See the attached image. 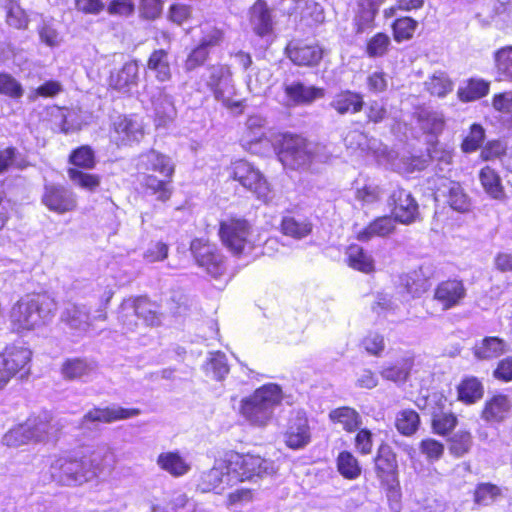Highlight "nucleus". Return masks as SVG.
<instances>
[{"label":"nucleus","instance_id":"f257e3e1","mask_svg":"<svg viewBox=\"0 0 512 512\" xmlns=\"http://www.w3.org/2000/svg\"><path fill=\"white\" fill-rule=\"evenodd\" d=\"M274 473L273 461L259 453L227 450L200 476L197 489L222 495L238 483L256 482Z\"/></svg>","mask_w":512,"mask_h":512},{"label":"nucleus","instance_id":"f03ea898","mask_svg":"<svg viewBox=\"0 0 512 512\" xmlns=\"http://www.w3.org/2000/svg\"><path fill=\"white\" fill-rule=\"evenodd\" d=\"M176 166L171 157L156 149L141 153L137 162V180L142 191L160 203L171 200Z\"/></svg>","mask_w":512,"mask_h":512},{"label":"nucleus","instance_id":"7ed1b4c3","mask_svg":"<svg viewBox=\"0 0 512 512\" xmlns=\"http://www.w3.org/2000/svg\"><path fill=\"white\" fill-rule=\"evenodd\" d=\"M57 310V302L46 292H32L20 297L11 307V331L24 334L35 330L50 320Z\"/></svg>","mask_w":512,"mask_h":512},{"label":"nucleus","instance_id":"20e7f679","mask_svg":"<svg viewBox=\"0 0 512 512\" xmlns=\"http://www.w3.org/2000/svg\"><path fill=\"white\" fill-rule=\"evenodd\" d=\"M374 473L381 491L385 494L391 512L402 509V488L400 483L397 454L387 442L382 441L373 458Z\"/></svg>","mask_w":512,"mask_h":512},{"label":"nucleus","instance_id":"39448f33","mask_svg":"<svg viewBox=\"0 0 512 512\" xmlns=\"http://www.w3.org/2000/svg\"><path fill=\"white\" fill-rule=\"evenodd\" d=\"M282 400L283 392L279 385L264 384L241 400L239 412L251 425L263 427L272 419L275 407Z\"/></svg>","mask_w":512,"mask_h":512},{"label":"nucleus","instance_id":"423d86ee","mask_svg":"<svg viewBox=\"0 0 512 512\" xmlns=\"http://www.w3.org/2000/svg\"><path fill=\"white\" fill-rule=\"evenodd\" d=\"M274 149L283 167L291 171L311 170L316 158V153L310 148L309 140L299 133L280 134Z\"/></svg>","mask_w":512,"mask_h":512},{"label":"nucleus","instance_id":"0eeeda50","mask_svg":"<svg viewBox=\"0 0 512 512\" xmlns=\"http://www.w3.org/2000/svg\"><path fill=\"white\" fill-rule=\"evenodd\" d=\"M218 237L221 244L227 251L241 258L252 252L255 248L252 239L253 226L251 222L243 216L230 214L219 221Z\"/></svg>","mask_w":512,"mask_h":512},{"label":"nucleus","instance_id":"6e6552de","mask_svg":"<svg viewBox=\"0 0 512 512\" xmlns=\"http://www.w3.org/2000/svg\"><path fill=\"white\" fill-rule=\"evenodd\" d=\"M32 350L23 343L6 344L0 351V390L15 378H24L30 373Z\"/></svg>","mask_w":512,"mask_h":512},{"label":"nucleus","instance_id":"1a4fd4ad","mask_svg":"<svg viewBox=\"0 0 512 512\" xmlns=\"http://www.w3.org/2000/svg\"><path fill=\"white\" fill-rule=\"evenodd\" d=\"M228 180L237 182L264 203L270 201L271 186L264 174L246 159L232 161L227 167Z\"/></svg>","mask_w":512,"mask_h":512},{"label":"nucleus","instance_id":"9d476101","mask_svg":"<svg viewBox=\"0 0 512 512\" xmlns=\"http://www.w3.org/2000/svg\"><path fill=\"white\" fill-rule=\"evenodd\" d=\"M120 320L122 324L136 327L137 322L133 316L140 319L145 326L158 327L162 323V313L159 304L152 301L147 295H138L125 299L120 304Z\"/></svg>","mask_w":512,"mask_h":512},{"label":"nucleus","instance_id":"9b49d317","mask_svg":"<svg viewBox=\"0 0 512 512\" xmlns=\"http://www.w3.org/2000/svg\"><path fill=\"white\" fill-rule=\"evenodd\" d=\"M189 251L195 264L202 268L211 278L219 279L225 274V256L209 238H193L189 245Z\"/></svg>","mask_w":512,"mask_h":512},{"label":"nucleus","instance_id":"f8f14e48","mask_svg":"<svg viewBox=\"0 0 512 512\" xmlns=\"http://www.w3.org/2000/svg\"><path fill=\"white\" fill-rule=\"evenodd\" d=\"M453 402L443 392L432 393L427 400L432 432L438 436L450 435L458 425V416L451 411Z\"/></svg>","mask_w":512,"mask_h":512},{"label":"nucleus","instance_id":"ddd939ff","mask_svg":"<svg viewBox=\"0 0 512 512\" xmlns=\"http://www.w3.org/2000/svg\"><path fill=\"white\" fill-rule=\"evenodd\" d=\"M42 205L57 215L76 211L78 200L76 195L62 184H46L41 195Z\"/></svg>","mask_w":512,"mask_h":512},{"label":"nucleus","instance_id":"4468645a","mask_svg":"<svg viewBox=\"0 0 512 512\" xmlns=\"http://www.w3.org/2000/svg\"><path fill=\"white\" fill-rule=\"evenodd\" d=\"M285 54L296 66L316 67L324 57V49L315 41L293 39L287 43Z\"/></svg>","mask_w":512,"mask_h":512},{"label":"nucleus","instance_id":"2eb2a0df","mask_svg":"<svg viewBox=\"0 0 512 512\" xmlns=\"http://www.w3.org/2000/svg\"><path fill=\"white\" fill-rule=\"evenodd\" d=\"M467 296L463 280L453 277L440 281L433 292V300L442 310L447 311L460 306Z\"/></svg>","mask_w":512,"mask_h":512},{"label":"nucleus","instance_id":"dca6fc26","mask_svg":"<svg viewBox=\"0 0 512 512\" xmlns=\"http://www.w3.org/2000/svg\"><path fill=\"white\" fill-rule=\"evenodd\" d=\"M393 218L405 225L417 221L420 217L419 206L413 195L404 188H396L390 195Z\"/></svg>","mask_w":512,"mask_h":512},{"label":"nucleus","instance_id":"f3484780","mask_svg":"<svg viewBox=\"0 0 512 512\" xmlns=\"http://www.w3.org/2000/svg\"><path fill=\"white\" fill-rule=\"evenodd\" d=\"M311 438L308 417L305 413L296 412L288 419L286 429L283 432L284 444L291 450H300L311 442Z\"/></svg>","mask_w":512,"mask_h":512},{"label":"nucleus","instance_id":"a211bd4d","mask_svg":"<svg viewBox=\"0 0 512 512\" xmlns=\"http://www.w3.org/2000/svg\"><path fill=\"white\" fill-rule=\"evenodd\" d=\"M109 133L112 141L118 147H122L140 142L144 136V129L131 116L121 114L112 122Z\"/></svg>","mask_w":512,"mask_h":512},{"label":"nucleus","instance_id":"6ab92c4d","mask_svg":"<svg viewBox=\"0 0 512 512\" xmlns=\"http://www.w3.org/2000/svg\"><path fill=\"white\" fill-rule=\"evenodd\" d=\"M46 434L40 423L26 421L10 428L3 436V443L8 447H19L40 442Z\"/></svg>","mask_w":512,"mask_h":512},{"label":"nucleus","instance_id":"aec40b11","mask_svg":"<svg viewBox=\"0 0 512 512\" xmlns=\"http://www.w3.org/2000/svg\"><path fill=\"white\" fill-rule=\"evenodd\" d=\"M139 82V61L130 59L125 62L119 69L110 72L107 84L108 88L129 94L133 87Z\"/></svg>","mask_w":512,"mask_h":512},{"label":"nucleus","instance_id":"412c9836","mask_svg":"<svg viewBox=\"0 0 512 512\" xmlns=\"http://www.w3.org/2000/svg\"><path fill=\"white\" fill-rule=\"evenodd\" d=\"M248 19L254 34L258 37L263 38L273 34V12L266 0H255L248 9Z\"/></svg>","mask_w":512,"mask_h":512},{"label":"nucleus","instance_id":"4be33fe9","mask_svg":"<svg viewBox=\"0 0 512 512\" xmlns=\"http://www.w3.org/2000/svg\"><path fill=\"white\" fill-rule=\"evenodd\" d=\"M141 413L139 408L93 407L82 417V423H113L130 419Z\"/></svg>","mask_w":512,"mask_h":512},{"label":"nucleus","instance_id":"5701e85b","mask_svg":"<svg viewBox=\"0 0 512 512\" xmlns=\"http://www.w3.org/2000/svg\"><path fill=\"white\" fill-rule=\"evenodd\" d=\"M52 468L59 481L65 484L81 483L87 479L85 462L81 458L59 457L53 463Z\"/></svg>","mask_w":512,"mask_h":512},{"label":"nucleus","instance_id":"b1692460","mask_svg":"<svg viewBox=\"0 0 512 512\" xmlns=\"http://www.w3.org/2000/svg\"><path fill=\"white\" fill-rule=\"evenodd\" d=\"M283 91L291 106H308L317 99H321L325 96L324 88L306 86L301 81H294L292 83L285 84Z\"/></svg>","mask_w":512,"mask_h":512},{"label":"nucleus","instance_id":"393cba45","mask_svg":"<svg viewBox=\"0 0 512 512\" xmlns=\"http://www.w3.org/2000/svg\"><path fill=\"white\" fill-rule=\"evenodd\" d=\"M329 106L338 115L358 114L365 106L364 95L348 88L341 89L333 95Z\"/></svg>","mask_w":512,"mask_h":512},{"label":"nucleus","instance_id":"a878e982","mask_svg":"<svg viewBox=\"0 0 512 512\" xmlns=\"http://www.w3.org/2000/svg\"><path fill=\"white\" fill-rule=\"evenodd\" d=\"M512 403L508 395L496 393L484 403L480 416L487 423H501L510 414Z\"/></svg>","mask_w":512,"mask_h":512},{"label":"nucleus","instance_id":"bb28decb","mask_svg":"<svg viewBox=\"0 0 512 512\" xmlns=\"http://www.w3.org/2000/svg\"><path fill=\"white\" fill-rule=\"evenodd\" d=\"M396 222L392 215L378 216L358 231L355 238L367 242L375 237H387L395 231Z\"/></svg>","mask_w":512,"mask_h":512},{"label":"nucleus","instance_id":"cd10ccee","mask_svg":"<svg viewBox=\"0 0 512 512\" xmlns=\"http://www.w3.org/2000/svg\"><path fill=\"white\" fill-rule=\"evenodd\" d=\"M345 262L348 267L363 274H373L376 271L374 258L358 244H350L346 248Z\"/></svg>","mask_w":512,"mask_h":512},{"label":"nucleus","instance_id":"c85d7f7f","mask_svg":"<svg viewBox=\"0 0 512 512\" xmlns=\"http://www.w3.org/2000/svg\"><path fill=\"white\" fill-rule=\"evenodd\" d=\"M507 343L498 336H485L480 342L476 343L472 349L473 355L478 360H492L499 358L506 351Z\"/></svg>","mask_w":512,"mask_h":512},{"label":"nucleus","instance_id":"c756f323","mask_svg":"<svg viewBox=\"0 0 512 512\" xmlns=\"http://www.w3.org/2000/svg\"><path fill=\"white\" fill-rule=\"evenodd\" d=\"M490 92V82L483 78H468L458 87L457 97L461 102L468 103L486 97Z\"/></svg>","mask_w":512,"mask_h":512},{"label":"nucleus","instance_id":"7c9ffc66","mask_svg":"<svg viewBox=\"0 0 512 512\" xmlns=\"http://www.w3.org/2000/svg\"><path fill=\"white\" fill-rule=\"evenodd\" d=\"M457 400L466 405H472L484 395L482 382L475 376H465L456 386Z\"/></svg>","mask_w":512,"mask_h":512},{"label":"nucleus","instance_id":"2f4dec72","mask_svg":"<svg viewBox=\"0 0 512 512\" xmlns=\"http://www.w3.org/2000/svg\"><path fill=\"white\" fill-rule=\"evenodd\" d=\"M279 230L284 236L302 239L312 233L313 224L308 218L298 219L295 216L287 215L282 217Z\"/></svg>","mask_w":512,"mask_h":512},{"label":"nucleus","instance_id":"473e14b6","mask_svg":"<svg viewBox=\"0 0 512 512\" xmlns=\"http://www.w3.org/2000/svg\"><path fill=\"white\" fill-rule=\"evenodd\" d=\"M497 81L512 83V45H505L493 52Z\"/></svg>","mask_w":512,"mask_h":512},{"label":"nucleus","instance_id":"72a5a7b5","mask_svg":"<svg viewBox=\"0 0 512 512\" xmlns=\"http://www.w3.org/2000/svg\"><path fill=\"white\" fill-rule=\"evenodd\" d=\"M480 184L484 191L493 199H502L505 189L498 171L489 165L482 167L478 174Z\"/></svg>","mask_w":512,"mask_h":512},{"label":"nucleus","instance_id":"f704fd0d","mask_svg":"<svg viewBox=\"0 0 512 512\" xmlns=\"http://www.w3.org/2000/svg\"><path fill=\"white\" fill-rule=\"evenodd\" d=\"M401 291L412 298H418L429 289L428 278L420 271H411L400 278Z\"/></svg>","mask_w":512,"mask_h":512},{"label":"nucleus","instance_id":"c9c22d12","mask_svg":"<svg viewBox=\"0 0 512 512\" xmlns=\"http://www.w3.org/2000/svg\"><path fill=\"white\" fill-rule=\"evenodd\" d=\"M329 420L334 424L342 426L343 430L352 433L361 425L360 414L352 407L341 406L329 412Z\"/></svg>","mask_w":512,"mask_h":512},{"label":"nucleus","instance_id":"e433bc0d","mask_svg":"<svg viewBox=\"0 0 512 512\" xmlns=\"http://www.w3.org/2000/svg\"><path fill=\"white\" fill-rule=\"evenodd\" d=\"M157 464L174 477L183 476L190 470L189 463L176 451L159 454Z\"/></svg>","mask_w":512,"mask_h":512},{"label":"nucleus","instance_id":"4c0bfd02","mask_svg":"<svg viewBox=\"0 0 512 512\" xmlns=\"http://www.w3.org/2000/svg\"><path fill=\"white\" fill-rule=\"evenodd\" d=\"M147 68L155 72L158 81H169L172 78V71L168 60V51L165 49L153 50L148 57Z\"/></svg>","mask_w":512,"mask_h":512},{"label":"nucleus","instance_id":"58836bf2","mask_svg":"<svg viewBox=\"0 0 512 512\" xmlns=\"http://www.w3.org/2000/svg\"><path fill=\"white\" fill-rule=\"evenodd\" d=\"M338 473L347 480H355L360 477L362 467L358 458L349 450H342L336 457Z\"/></svg>","mask_w":512,"mask_h":512},{"label":"nucleus","instance_id":"ea45409f","mask_svg":"<svg viewBox=\"0 0 512 512\" xmlns=\"http://www.w3.org/2000/svg\"><path fill=\"white\" fill-rule=\"evenodd\" d=\"M392 41L390 36L383 31L369 37L364 44V53L368 58H383L390 52Z\"/></svg>","mask_w":512,"mask_h":512},{"label":"nucleus","instance_id":"a19ab883","mask_svg":"<svg viewBox=\"0 0 512 512\" xmlns=\"http://www.w3.org/2000/svg\"><path fill=\"white\" fill-rule=\"evenodd\" d=\"M418 26V21L411 16L397 17L390 25L393 40L396 43L412 40L416 34Z\"/></svg>","mask_w":512,"mask_h":512},{"label":"nucleus","instance_id":"79ce46f5","mask_svg":"<svg viewBox=\"0 0 512 512\" xmlns=\"http://www.w3.org/2000/svg\"><path fill=\"white\" fill-rule=\"evenodd\" d=\"M448 206L459 213H468L472 210V201L459 182L452 181L446 194Z\"/></svg>","mask_w":512,"mask_h":512},{"label":"nucleus","instance_id":"37998d69","mask_svg":"<svg viewBox=\"0 0 512 512\" xmlns=\"http://www.w3.org/2000/svg\"><path fill=\"white\" fill-rule=\"evenodd\" d=\"M70 168L80 170H92L96 167L97 159L93 148L90 145H81L71 150L68 156Z\"/></svg>","mask_w":512,"mask_h":512},{"label":"nucleus","instance_id":"c03bdc74","mask_svg":"<svg viewBox=\"0 0 512 512\" xmlns=\"http://www.w3.org/2000/svg\"><path fill=\"white\" fill-rule=\"evenodd\" d=\"M416 119L424 133L438 136L445 128V118L441 113L421 109L416 113Z\"/></svg>","mask_w":512,"mask_h":512},{"label":"nucleus","instance_id":"a18cd8bd","mask_svg":"<svg viewBox=\"0 0 512 512\" xmlns=\"http://www.w3.org/2000/svg\"><path fill=\"white\" fill-rule=\"evenodd\" d=\"M473 435L468 429H460L447 439L449 453L460 458L468 454L473 447Z\"/></svg>","mask_w":512,"mask_h":512},{"label":"nucleus","instance_id":"49530a36","mask_svg":"<svg viewBox=\"0 0 512 512\" xmlns=\"http://www.w3.org/2000/svg\"><path fill=\"white\" fill-rule=\"evenodd\" d=\"M67 175L75 186L91 193L95 192L101 185V176L87 172V170L68 168Z\"/></svg>","mask_w":512,"mask_h":512},{"label":"nucleus","instance_id":"de8ad7c7","mask_svg":"<svg viewBox=\"0 0 512 512\" xmlns=\"http://www.w3.org/2000/svg\"><path fill=\"white\" fill-rule=\"evenodd\" d=\"M503 495L502 488L491 482H480L473 490V502L477 506H488Z\"/></svg>","mask_w":512,"mask_h":512},{"label":"nucleus","instance_id":"09e8293b","mask_svg":"<svg viewBox=\"0 0 512 512\" xmlns=\"http://www.w3.org/2000/svg\"><path fill=\"white\" fill-rule=\"evenodd\" d=\"M420 426L419 414L411 408L399 411L395 418V427L403 436H412Z\"/></svg>","mask_w":512,"mask_h":512},{"label":"nucleus","instance_id":"8fccbe9b","mask_svg":"<svg viewBox=\"0 0 512 512\" xmlns=\"http://www.w3.org/2000/svg\"><path fill=\"white\" fill-rule=\"evenodd\" d=\"M200 41L198 44L212 49L220 46L225 39L224 30L211 21H204L200 25Z\"/></svg>","mask_w":512,"mask_h":512},{"label":"nucleus","instance_id":"3c124183","mask_svg":"<svg viewBox=\"0 0 512 512\" xmlns=\"http://www.w3.org/2000/svg\"><path fill=\"white\" fill-rule=\"evenodd\" d=\"M425 90L435 97H445L453 89V82L444 72H437L431 75L424 84Z\"/></svg>","mask_w":512,"mask_h":512},{"label":"nucleus","instance_id":"603ef678","mask_svg":"<svg viewBox=\"0 0 512 512\" xmlns=\"http://www.w3.org/2000/svg\"><path fill=\"white\" fill-rule=\"evenodd\" d=\"M232 77L231 69L226 64H216L209 67V80L207 86L213 92L216 98L223 95L221 84Z\"/></svg>","mask_w":512,"mask_h":512},{"label":"nucleus","instance_id":"864d4df0","mask_svg":"<svg viewBox=\"0 0 512 512\" xmlns=\"http://www.w3.org/2000/svg\"><path fill=\"white\" fill-rule=\"evenodd\" d=\"M5 9V21L8 26L17 30H25L28 27L29 18L18 2L9 0Z\"/></svg>","mask_w":512,"mask_h":512},{"label":"nucleus","instance_id":"5fc2aeb1","mask_svg":"<svg viewBox=\"0 0 512 512\" xmlns=\"http://www.w3.org/2000/svg\"><path fill=\"white\" fill-rule=\"evenodd\" d=\"M419 451L429 462L434 463L443 457L445 446L441 441L428 437L420 441Z\"/></svg>","mask_w":512,"mask_h":512},{"label":"nucleus","instance_id":"6e6d98bb","mask_svg":"<svg viewBox=\"0 0 512 512\" xmlns=\"http://www.w3.org/2000/svg\"><path fill=\"white\" fill-rule=\"evenodd\" d=\"M485 138V131L478 123H473L468 134L464 137L461 143V149L465 153H471L480 148Z\"/></svg>","mask_w":512,"mask_h":512},{"label":"nucleus","instance_id":"4d7b16f0","mask_svg":"<svg viewBox=\"0 0 512 512\" xmlns=\"http://www.w3.org/2000/svg\"><path fill=\"white\" fill-rule=\"evenodd\" d=\"M89 365L83 358H69L66 359L61 368L64 378L73 380L80 378L87 373Z\"/></svg>","mask_w":512,"mask_h":512},{"label":"nucleus","instance_id":"13d9d810","mask_svg":"<svg viewBox=\"0 0 512 512\" xmlns=\"http://www.w3.org/2000/svg\"><path fill=\"white\" fill-rule=\"evenodd\" d=\"M24 89L19 81L11 74L0 72V95L11 99H19L23 96Z\"/></svg>","mask_w":512,"mask_h":512},{"label":"nucleus","instance_id":"bf43d9fd","mask_svg":"<svg viewBox=\"0 0 512 512\" xmlns=\"http://www.w3.org/2000/svg\"><path fill=\"white\" fill-rule=\"evenodd\" d=\"M376 15L377 14L367 9L359 7L353 18V29L355 34L360 35L374 29L376 27Z\"/></svg>","mask_w":512,"mask_h":512},{"label":"nucleus","instance_id":"052dcab7","mask_svg":"<svg viewBox=\"0 0 512 512\" xmlns=\"http://www.w3.org/2000/svg\"><path fill=\"white\" fill-rule=\"evenodd\" d=\"M210 58V49L197 44L192 48L184 61V68L186 71H193L203 66Z\"/></svg>","mask_w":512,"mask_h":512},{"label":"nucleus","instance_id":"680f3d73","mask_svg":"<svg viewBox=\"0 0 512 512\" xmlns=\"http://www.w3.org/2000/svg\"><path fill=\"white\" fill-rule=\"evenodd\" d=\"M206 365L207 371L212 373L216 380H222L229 373L226 357L220 351L212 353Z\"/></svg>","mask_w":512,"mask_h":512},{"label":"nucleus","instance_id":"e2e57ef3","mask_svg":"<svg viewBox=\"0 0 512 512\" xmlns=\"http://www.w3.org/2000/svg\"><path fill=\"white\" fill-rule=\"evenodd\" d=\"M367 123L379 124L388 118V109L384 102L378 99L370 100L365 107Z\"/></svg>","mask_w":512,"mask_h":512},{"label":"nucleus","instance_id":"0e129e2a","mask_svg":"<svg viewBox=\"0 0 512 512\" xmlns=\"http://www.w3.org/2000/svg\"><path fill=\"white\" fill-rule=\"evenodd\" d=\"M254 499V489L248 487H240L227 494L225 504L227 507L243 506L252 503Z\"/></svg>","mask_w":512,"mask_h":512},{"label":"nucleus","instance_id":"69168bd1","mask_svg":"<svg viewBox=\"0 0 512 512\" xmlns=\"http://www.w3.org/2000/svg\"><path fill=\"white\" fill-rule=\"evenodd\" d=\"M192 6L185 3H172L169 6L167 18L176 25H183L192 18Z\"/></svg>","mask_w":512,"mask_h":512},{"label":"nucleus","instance_id":"338daca9","mask_svg":"<svg viewBox=\"0 0 512 512\" xmlns=\"http://www.w3.org/2000/svg\"><path fill=\"white\" fill-rule=\"evenodd\" d=\"M412 363L405 361L402 364H392L381 371L383 378L394 382H405L411 370Z\"/></svg>","mask_w":512,"mask_h":512},{"label":"nucleus","instance_id":"774afa93","mask_svg":"<svg viewBox=\"0 0 512 512\" xmlns=\"http://www.w3.org/2000/svg\"><path fill=\"white\" fill-rule=\"evenodd\" d=\"M365 84L371 94L384 93L388 88V75L383 70L373 71L367 75Z\"/></svg>","mask_w":512,"mask_h":512}]
</instances>
